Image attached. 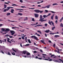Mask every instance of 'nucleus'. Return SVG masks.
Listing matches in <instances>:
<instances>
[{"label":"nucleus","mask_w":63,"mask_h":63,"mask_svg":"<svg viewBox=\"0 0 63 63\" xmlns=\"http://www.w3.org/2000/svg\"><path fill=\"white\" fill-rule=\"evenodd\" d=\"M26 55L25 56L24 55H23V57H25V58H26V57L28 58V57H31V56L30 55V53L29 52L27 53L26 54ZM29 55H30L29 56Z\"/></svg>","instance_id":"nucleus-1"},{"label":"nucleus","mask_w":63,"mask_h":63,"mask_svg":"<svg viewBox=\"0 0 63 63\" xmlns=\"http://www.w3.org/2000/svg\"><path fill=\"white\" fill-rule=\"evenodd\" d=\"M31 38H33L34 39H35V40H38V38L35 35L31 36Z\"/></svg>","instance_id":"nucleus-2"},{"label":"nucleus","mask_w":63,"mask_h":63,"mask_svg":"<svg viewBox=\"0 0 63 63\" xmlns=\"http://www.w3.org/2000/svg\"><path fill=\"white\" fill-rule=\"evenodd\" d=\"M10 32L11 33V35H12V36H13L15 34V31H10Z\"/></svg>","instance_id":"nucleus-3"},{"label":"nucleus","mask_w":63,"mask_h":63,"mask_svg":"<svg viewBox=\"0 0 63 63\" xmlns=\"http://www.w3.org/2000/svg\"><path fill=\"white\" fill-rule=\"evenodd\" d=\"M34 15L35 17H39V15L38 14H34Z\"/></svg>","instance_id":"nucleus-4"},{"label":"nucleus","mask_w":63,"mask_h":63,"mask_svg":"<svg viewBox=\"0 0 63 63\" xmlns=\"http://www.w3.org/2000/svg\"><path fill=\"white\" fill-rule=\"evenodd\" d=\"M45 60H47V61H53V60L52 59H45Z\"/></svg>","instance_id":"nucleus-5"},{"label":"nucleus","mask_w":63,"mask_h":63,"mask_svg":"<svg viewBox=\"0 0 63 63\" xmlns=\"http://www.w3.org/2000/svg\"><path fill=\"white\" fill-rule=\"evenodd\" d=\"M34 12L36 13H39V10H34Z\"/></svg>","instance_id":"nucleus-6"},{"label":"nucleus","mask_w":63,"mask_h":63,"mask_svg":"<svg viewBox=\"0 0 63 63\" xmlns=\"http://www.w3.org/2000/svg\"><path fill=\"white\" fill-rule=\"evenodd\" d=\"M50 31V30H47L46 31H45V32H46V33H49V32Z\"/></svg>","instance_id":"nucleus-7"},{"label":"nucleus","mask_w":63,"mask_h":63,"mask_svg":"<svg viewBox=\"0 0 63 63\" xmlns=\"http://www.w3.org/2000/svg\"><path fill=\"white\" fill-rule=\"evenodd\" d=\"M10 31V30L9 28L6 29L5 32H7V31Z\"/></svg>","instance_id":"nucleus-8"},{"label":"nucleus","mask_w":63,"mask_h":63,"mask_svg":"<svg viewBox=\"0 0 63 63\" xmlns=\"http://www.w3.org/2000/svg\"><path fill=\"white\" fill-rule=\"evenodd\" d=\"M55 55H51V57H53V56H54ZM53 57H54V58H56V56H54Z\"/></svg>","instance_id":"nucleus-9"},{"label":"nucleus","mask_w":63,"mask_h":63,"mask_svg":"<svg viewBox=\"0 0 63 63\" xmlns=\"http://www.w3.org/2000/svg\"><path fill=\"white\" fill-rule=\"evenodd\" d=\"M14 11H15V10H14V9H11V13H14Z\"/></svg>","instance_id":"nucleus-10"},{"label":"nucleus","mask_w":63,"mask_h":63,"mask_svg":"<svg viewBox=\"0 0 63 63\" xmlns=\"http://www.w3.org/2000/svg\"><path fill=\"white\" fill-rule=\"evenodd\" d=\"M22 53L24 54H26L27 53L26 51H23L22 52Z\"/></svg>","instance_id":"nucleus-11"},{"label":"nucleus","mask_w":63,"mask_h":63,"mask_svg":"<svg viewBox=\"0 0 63 63\" xmlns=\"http://www.w3.org/2000/svg\"><path fill=\"white\" fill-rule=\"evenodd\" d=\"M43 18V16L42 15H40V19L39 20V21H40V20L42 19Z\"/></svg>","instance_id":"nucleus-12"},{"label":"nucleus","mask_w":63,"mask_h":63,"mask_svg":"<svg viewBox=\"0 0 63 63\" xmlns=\"http://www.w3.org/2000/svg\"><path fill=\"white\" fill-rule=\"evenodd\" d=\"M50 5H47V6H46V8H49L50 7Z\"/></svg>","instance_id":"nucleus-13"},{"label":"nucleus","mask_w":63,"mask_h":63,"mask_svg":"<svg viewBox=\"0 0 63 63\" xmlns=\"http://www.w3.org/2000/svg\"><path fill=\"white\" fill-rule=\"evenodd\" d=\"M54 14H53L52 16H51V19L53 20V17H54Z\"/></svg>","instance_id":"nucleus-14"},{"label":"nucleus","mask_w":63,"mask_h":63,"mask_svg":"<svg viewBox=\"0 0 63 63\" xmlns=\"http://www.w3.org/2000/svg\"><path fill=\"white\" fill-rule=\"evenodd\" d=\"M1 30H2V31L3 32H5V30L4 28H2L1 29Z\"/></svg>","instance_id":"nucleus-15"},{"label":"nucleus","mask_w":63,"mask_h":63,"mask_svg":"<svg viewBox=\"0 0 63 63\" xmlns=\"http://www.w3.org/2000/svg\"><path fill=\"white\" fill-rule=\"evenodd\" d=\"M41 43H43V44H46V43L44 42H45V41L44 40H41Z\"/></svg>","instance_id":"nucleus-16"},{"label":"nucleus","mask_w":63,"mask_h":63,"mask_svg":"<svg viewBox=\"0 0 63 63\" xmlns=\"http://www.w3.org/2000/svg\"><path fill=\"white\" fill-rule=\"evenodd\" d=\"M53 61L55 62H58V63H60V62L58 61L57 60H53Z\"/></svg>","instance_id":"nucleus-17"},{"label":"nucleus","mask_w":63,"mask_h":63,"mask_svg":"<svg viewBox=\"0 0 63 63\" xmlns=\"http://www.w3.org/2000/svg\"><path fill=\"white\" fill-rule=\"evenodd\" d=\"M10 15H11V13H7L6 14L7 16H10Z\"/></svg>","instance_id":"nucleus-18"},{"label":"nucleus","mask_w":63,"mask_h":63,"mask_svg":"<svg viewBox=\"0 0 63 63\" xmlns=\"http://www.w3.org/2000/svg\"><path fill=\"white\" fill-rule=\"evenodd\" d=\"M10 40V39L8 38V39H7V41L8 42H9V43H11V42L9 41Z\"/></svg>","instance_id":"nucleus-19"},{"label":"nucleus","mask_w":63,"mask_h":63,"mask_svg":"<svg viewBox=\"0 0 63 63\" xmlns=\"http://www.w3.org/2000/svg\"><path fill=\"white\" fill-rule=\"evenodd\" d=\"M50 21H49L48 22V23L49 24H50V25H51V26H52V25L51 24V22H50Z\"/></svg>","instance_id":"nucleus-20"},{"label":"nucleus","mask_w":63,"mask_h":63,"mask_svg":"<svg viewBox=\"0 0 63 63\" xmlns=\"http://www.w3.org/2000/svg\"><path fill=\"white\" fill-rule=\"evenodd\" d=\"M8 10L7 9H5L3 10V12H6L7 11H8Z\"/></svg>","instance_id":"nucleus-21"},{"label":"nucleus","mask_w":63,"mask_h":63,"mask_svg":"<svg viewBox=\"0 0 63 63\" xmlns=\"http://www.w3.org/2000/svg\"><path fill=\"white\" fill-rule=\"evenodd\" d=\"M24 21H25V20H28V18L27 17H25V18L24 19Z\"/></svg>","instance_id":"nucleus-22"},{"label":"nucleus","mask_w":63,"mask_h":63,"mask_svg":"<svg viewBox=\"0 0 63 63\" xmlns=\"http://www.w3.org/2000/svg\"><path fill=\"white\" fill-rule=\"evenodd\" d=\"M4 9H6L7 8V5H6L4 4Z\"/></svg>","instance_id":"nucleus-23"},{"label":"nucleus","mask_w":63,"mask_h":63,"mask_svg":"<svg viewBox=\"0 0 63 63\" xmlns=\"http://www.w3.org/2000/svg\"><path fill=\"white\" fill-rule=\"evenodd\" d=\"M10 8H11V7H7V9H8L7 10H8H8H10Z\"/></svg>","instance_id":"nucleus-24"},{"label":"nucleus","mask_w":63,"mask_h":63,"mask_svg":"<svg viewBox=\"0 0 63 63\" xmlns=\"http://www.w3.org/2000/svg\"><path fill=\"white\" fill-rule=\"evenodd\" d=\"M60 26L61 27H63V24L62 23H61Z\"/></svg>","instance_id":"nucleus-25"},{"label":"nucleus","mask_w":63,"mask_h":63,"mask_svg":"<svg viewBox=\"0 0 63 63\" xmlns=\"http://www.w3.org/2000/svg\"><path fill=\"white\" fill-rule=\"evenodd\" d=\"M59 37V35H55V38H57V37Z\"/></svg>","instance_id":"nucleus-26"},{"label":"nucleus","mask_w":63,"mask_h":63,"mask_svg":"<svg viewBox=\"0 0 63 63\" xmlns=\"http://www.w3.org/2000/svg\"><path fill=\"white\" fill-rule=\"evenodd\" d=\"M55 18L56 19H57V20H58V17L57 16H55Z\"/></svg>","instance_id":"nucleus-27"},{"label":"nucleus","mask_w":63,"mask_h":63,"mask_svg":"<svg viewBox=\"0 0 63 63\" xmlns=\"http://www.w3.org/2000/svg\"><path fill=\"white\" fill-rule=\"evenodd\" d=\"M28 40L29 43H31V41H30V39H28Z\"/></svg>","instance_id":"nucleus-28"},{"label":"nucleus","mask_w":63,"mask_h":63,"mask_svg":"<svg viewBox=\"0 0 63 63\" xmlns=\"http://www.w3.org/2000/svg\"><path fill=\"white\" fill-rule=\"evenodd\" d=\"M51 23L52 24V25L54 26V23H53V22L52 21H51Z\"/></svg>","instance_id":"nucleus-29"},{"label":"nucleus","mask_w":63,"mask_h":63,"mask_svg":"<svg viewBox=\"0 0 63 63\" xmlns=\"http://www.w3.org/2000/svg\"><path fill=\"white\" fill-rule=\"evenodd\" d=\"M59 60H60V61L61 62H62V63H63V61H62V59H59Z\"/></svg>","instance_id":"nucleus-30"},{"label":"nucleus","mask_w":63,"mask_h":63,"mask_svg":"<svg viewBox=\"0 0 63 63\" xmlns=\"http://www.w3.org/2000/svg\"><path fill=\"white\" fill-rule=\"evenodd\" d=\"M18 15H19L20 16H22V14L20 13H18Z\"/></svg>","instance_id":"nucleus-31"},{"label":"nucleus","mask_w":63,"mask_h":63,"mask_svg":"<svg viewBox=\"0 0 63 63\" xmlns=\"http://www.w3.org/2000/svg\"><path fill=\"white\" fill-rule=\"evenodd\" d=\"M35 34H36V35H37V36H39V37H40V35L39 34H38V33H35Z\"/></svg>","instance_id":"nucleus-32"},{"label":"nucleus","mask_w":63,"mask_h":63,"mask_svg":"<svg viewBox=\"0 0 63 63\" xmlns=\"http://www.w3.org/2000/svg\"><path fill=\"white\" fill-rule=\"evenodd\" d=\"M58 5V4L56 3H53V6H54V5Z\"/></svg>","instance_id":"nucleus-33"},{"label":"nucleus","mask_w":63,"mask_h":63,"mask_svg":"<svg viewBox=\"0 0 63 63\" xmlns=\"http://www.w3.org/2000/svg\"><path fill=\"white\" fill-rule=\"evenodd\" d=\"M55 27H52V30H54V29H55Z\"/></svg>","instance_id":"nucleus-34"},{"label":"nucleus","mask_w":63,"mask_h":63,"mask_svg":"<svg viewBox=\"0 0 63 63\" xmlns=\"http://www.w3.org/2000/svg\"><path fill=\"white\" fill-rule=\"evenodd\" d=\"M44 18H42L41 19V20L40 21L41 22H42V21L43 20V19H44Z\"/></svg>","instance_id":"nucleus-35"},{"label":"nucleus","mask_w":63,"mask_h":63,"mask_svg":"<svg viewBox=\"0 0 63 63\" xmlns=\"http://www.w3.org/2000/svg\"><path fill=\"white\" fill-rule=\"evenodd\" d=\"M16 10H23V9H18L16 8Z\"/></svg>","instance_id":"nucleus-36"},{"label":"nucleus","mask_w":63,"mask_h":63,"mask_svg":"<svg viewBox=\"0 0 63 63\" xmlns=\"http://www.w3.org/2000/svg\"><path fill=\"white\" fill-rule=\"evenodd\" d=\"M43 12V11H41L39 10V13H42Z\"/></svg>","instance_id":"nucleus-37"},{"label":"nucleus","mask_w":63,"mask_h":63,"mask_svg":"<svg viewBox=\"0 0 63 63\" xmlns=\"http://www.w3.org/2000/svg\"><path fill=\"white\" fill-rule=\"evenodd\" d=\"M49 12H51V13H56L55 12H54V11H49Z\"/></svg>","instance_id":"nucleus-38"},{"label":"nucleus","mask_w":63,"mask_h":63,"mask_svg":"<svg viewBox=\"0 0 63 63\" xmlns=\"http://www.w3.org/2000/svg\"><path fill=\"white\" fill-rule=\"evenodd\" d=\"M45 11L44 12L45 13H47L48 12V10H45Z\"/></svg>","instance_id":"nucleus-39"},{"label":"nucleus","mask_w":63,"mask_h":63,"mask_svg":"<svg viewBox=\"0 0 63 63\" xmlns=\"http://www.w3.org/2000/svg\"><path fill=\"white\" fill-rule=\"evenodd\" d=\"M37 32L39 33L40 34H42V32L40 31H37Z\"/></svg>","instance_id":"nucleus-40"},{"label":"nucleus","mask_w":63,"mask_h":63,"mask_svg":"<svg viewBox=\"0 0 63 63\" xmlns=\"http://www.w3.org/2000/svg\"><path fill=\"white\" fill-rule=\"evenodd\" d=\"M12 55H15V53L13 52V53H12Z\"/></svg>","instance_id":"nucleus-41"},{"label":"nucleus","mask_w":63,"mask_h":63,"mask_svg":"<svg viewBox=\"0 0 63 63\" xmlns=\"http://www.w3.org/2000/svg\"><path fill=\"white\" fill-rule=\"evenodd\" d=\"M43 17H44V18H46V15H44L43 16Z\"/></svg>","instance_id":"nucleus-42"},{"label":"nucleus","mask_w":63,"mask_h":63,"mask_svg":"<svg viewBox=\"0 0 63 63\" xmlns=\"http://www.w3.org/2000/svg\"><path fill=\"white\" fill-rule=\"evenodd\" d=\"M12 5H15V6H18V5H16V4H13V3H12Z\"/></svg>","instance_id":"nucleus-43"},{"label":"nucleus","mask_w":63,"mask_h":63,"mask_svg":"<svg viewBox=\"0 0 63 63\" xmlns=\"http://www.w3.org/2000/svg\"><path fill=\"white\" fill-rule=\"evenodd\" d=\"M11 22H17V21H11Z\"/></svg>","instance_id":"nucleus-44"},{"label":"nucleus","mask_w":63,"mask_h":63,"mask_svg":"<svg viewBox=\"0 0 63 63\" xmlns=\"http://www.w3.org/2000/svg\"><path fill=\"white\" fill-rule=\"evenodd\" d=\"M32 21H35V20L34 19V18H32Z\"/></svg>","instance_id":"nucleus-45"},{"label":"nucleus","mask_w":63,"mask_h":63,"mask_svg":"<svg viewBox=\"0 0 63 63\" xmlns=\"http://www.w3.org/2000/svg\"><path fill=\"white\" fill-rule=\"evenodd\" d=\"M47 20H43L42 21V22H44V21H47Z\"/></svg>","instance_id":"nucleus-46"},{"label":"nucleus","mask_w":63,"mask_h":63,"mask_svg":"<svg viewBox=\"0 0 63 63\" xmlns=\"http://www.w3.org/2000/svg\"><path fill=\"white\" fill-rule=\"evenodd\" d=\"M5 36L6 37H8V36H10V35L6 34Z\"/></svg>","instance_id":"nucleus-47"},{"label":"nucleus","mask_w":63,"mask_h":63,"mask_svg":"<svg viewBox=\"0 0 63 63\" xmlns=\"http://www.w3.org/2000/svg\"><path fill=\"white\" fill-rule=\"evenodd\" d=\"M49 34H50L51 35V34H52V35H54V33H52V32H51L50 33H49Z\"/></svg>","instance_id":"nucleus-48"},{"label":"nucleus","mask_w":63,"mask_h":63,"mask_svg":"<svg viewBox=\"0 0 63 63\" xmlns=\"http://www.w3.org/2000/svg\"><path fill=\"white\" fill-rule=\"evenodd\" d=\"M19 2H21V3H22V2H23V1L22 0H20Z\"/></svg>","instance_id":"nucleus-49"},{"label":"nucleus","mask_w":63,"mask_h":63,"mask_svg":"<svg viewBox=\"0 0 63 63\" xmlns=\"http://www.w3.org/2000/svg\"><path fill=\"white\" fill-rule=\"evenodd\" d=\"M57 48L58 50V51L57 52V53H58L59 52V48Z\"/></svg>","instance_id":"nucleus-50"},{"label":"nucleus","mask_w":63,"mask_h":63,"mask_svg":"<svg viewBox=\"0 0 63 63\" xmlns=\"http://www.w3.org/2000/svg\"><path fill=\"white\" fill-rule=\"evenodd\" d=\"M41 8H46V6H43Z\"/></svg>","instance_id":"nucleus-51"},{"label":"nucleus","mask_w":63,"mask_h":63,"mask_svg":"<svg viewBox=\"0 0 63 63\" xmlns=\"http://www.w3.org/2000/svg\"><path fill=\"white\" fill-rule=\"evenodd\" d=\"M47 24H45V26H46V27H47Z\"/></svg>","instance_id":"nucleus-52"},{"label":"nucleus","mask_w":63,"mask_h":63,"mask_svg":"<svg viewBox=\"0 0 63 63\" xmlns=\"http://www.w3.org/2000/svg\"><path fill=\"white\" fill-rule=\"evenodd\" d=\"M1 52V53H3V54H4V53L2 51V50H1V52Z\"/></svg>","instance_id":"nucleus-53"},{"label":"nucleus","mask_w":63,"mask_h":63,"mask_svg":"<svg viewBox=\"0 0 63 63\" xmlns=\"http://www.w3.org/2000/svg\"><path fill=\"white\" fill-rule=\"evenodd\" d=\"M38 59H39L40 60H42V58H38Z\"/></svg>","instance_id":"nucleus-54"},{"label":"nucleus","mask_w":63,"mask_h":63,"mask_svg":"<svg viewBox=\"0 0 63 63\" xmlns=\"http://www.w3.org/2000/svg\"><path fill=\"white\" fill-rule=\"evenodd\" d=\"M4 4H9V3H7V2H4Z\"/></svg>","instance_id":"nucleus-55"},{"label":"nucleus","mask_w":63,"mask_h":63,"mask_svg":"<svg viewBox=\"0 0 63 63\" xmlns=\"http://www.w3.org/2000/svg\"><path fill=\"white\" fill-rule=\"evenodd\" d=\"M19 31H20V32H24V31H21L20 30H19Z\"/></svg>","instance_id":"nucleus-56"},{"label":"nucleus","mask_w":63,"mask_h":63,"mask_svg":"<svg viewBox=\"0 0 63 63\" xmlns=\"http://www.w3.org/2000/svg\"><path fill=\"white\" fill-rule=\"evenodd\" d=\"M21 38L22 39H24V37L23 36H22Z\"/></svg>","instance_id":"nucleus-57"},{"label":"nucleus","mask_w":63,"mask_h":63,"mask_svg":"<svg viewBox=\"0 0 63 63\" xmlns=\"http://www.w3.org/2000/svg\"><path fill=\"white\" fill-rule=\"evenodd\" d=\"M29 45V44H27L25 45V46H28Z\"/></svg>","instance_id":"nucleus-58"},{"label":"nucleus","mask_w":63,"mask_h":63,"mask_svg":"<svg viewBox=\"0 0 63 63\" xmlns=\"http://www.w3.org/2000/svg\"><path fill=\"white\" fill-rule=\"evenodd\" d=\"M8 55H11V54H10V52H8Z\"/></svg>","instance_id":"nucleus-59"},{"label":"nucleus","mask_w":63,"mask_h":63,"mask_svg":"<svg viewBox=\"0 0 63 63\" xmlns=\"http://www.w3.org/2000/svg\"><path fill=\"white\" fill-rule=\"evenodd\" d=\"M9 38H13V37L12 36H9Z\"/></svg>","instance_id":"nucleus-60"},{"label":"nucleus","mask_w":63,"mask_h":63,"mask_svg":"<svg viewBox=\"0 0 63 63\" xmlns=\"http://www.w3.org/2000/svg\"><path fill=\"white\" fill-rule=\"evenodd\" d=\"M42 55L43 56H46V54H43Z\"/></svg>","instance_id":"nucleus-61"},{"label":"nucleus","mask_w":63,"mask_h":63,"mask_svg":"<svg viewBox=\"0 0 63 63\" xmlns=\"http://www.w3.org/2000/svg\"><path fill=\"white\" fill-rule=\"evenodd\" d=\"M50 15H51V14L49 13L48 14V15H47V16H50Z\"/></svg>","instance_id":"nucleus-62"},{"label":"nucleus","mask_w":63,"mask_h":63,"mask_svg":"<svg viewBox=\"0 0 63 63\" xmlns=\"http://www.w3.org/2000/svg\"><path fill=\"white\" fill-rule=\"evenodd\" d=\"M21 7L22 8H26V7L24 6H21Z\"/></svg>","instance_id":"nucleus-63"},{"label":"nucleus","mask_w":63,"mask_h":63,"mask_svg":"<svg viewBox=\"0 0 63 63\" xmlns=\"http://www.w3.org/2000/svg\"><path fill=\"white\" fill-rule=\"evenodd\" d=\"M34 53H37V51H36L35 50L34 51Z\"/></svg>","instance_id":"nucleus-64"}]
</instances>
